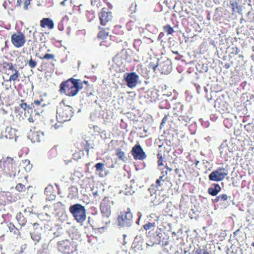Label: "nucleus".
Returning a JSON list of instances; mask_svg holds the SVG:
<instances>
[{
    "label": "nucleus",
    "mask_w": 254,
    "mask_h": 254,
    "mask_svg": "<svg viewBox=\"0 0 254 254\" xmlns=\"http://www.w3.org/2000/svg\"><path fill=\"white\" fill-rule=\"evenodd\" d=\"M82 88V83L79 79L70 78L64 81V94L67 96L75 95Z\"/></svg>",
    "instance_id": "f257e3e1"
},
{
    "label": "nucleus",
    "mask_w": 254,
    "mask_h": 254,
    "mask_svg": "<svg viewBox=\"0 0 254 254\" xmlns=\"http://www.w3.org/2000/svg\"><path fill=\"white\" fill-rule=\"evenodd\" d=\"M69 210L77 222L82 225L86 219V210L85 207L81 204L76 203L70 205Z\"/></svg>",
    "instance_id": "f03ea898"
},
{
    "label": "nucleus",
    "mask_w": 254,
    "mask_h": 254,
    "mask_svg": "<svg viewBox=\"0 0 254 254\" xmlns=\"http://www.w3.org/2000/svg\"><path fill=\"white\" fill-rule=\"evenodd\" d=\"M0 167L6 175L11 177L15 176L17 171V164L12 158L9 157L0 161Z\"/></svg>",
    "instance_id": "7ed1b4c3"
},
{
    "label": "nucleus",
    "mask_w": 254,
    "mask_h": 254,
    "mask_svg": "<svg viewBox=\"0 0 254 254\" xmlns=\"http://www.w3.org/2000/svg\"><path fill=\"white\" fill-rule=\"evenodd\" d=\"M114 205V202L110 197H105L102 200L100 206L102 216L106 218L110 217Z\"/></svg>",
    "instance_id": "20e7f679"
},
{
    "label": "nucleus",
    "mask_w": 254,
    "mask_h": 254,
    "mask_svg": "<svg viewBox=\"0 0 254 254\" xmlns=\"http://www.w3.org/2000/svg\"><path fill=\"white\" fill-rule=\"evenodd\" d=\"M1 68L3 72L7 75H10L9 81L15 82L17 79H18L20 73L18 70L14 68L13 64L9 62H3L2 64Z\"/></svg>",
    "instance_id": "39448f33"
},
{
    "label": "nucleus",
    "mask_w": 254,
    "mask_h": 254,
    "mask_svg": "<svg viewBox=\"0 0 254 254\" xmlns=\"http://www.w3.org/2000/svg\"><path fill=\"white\" fill-rule=\"evenodd\" d=\"M118 225L121 227L130 226L132 223V215L129 209L124 210L120 213L118 217Z\"/></svg>",
    "instance_id": "423d86ee"
},
{
    "label": "nucleus",
    "mask_w": 254,
    "mask_h": 254,
    "mask_svg": "<svg viewBox=\"0 0 254 254\" xmlns=\"http://www.w3.org/2000/svg\"><path fill=\"white\" fill-rule=\"evenodd\" d=\"M228 172L227 169L223 167H219L217 170L212 171L209 175V179L212 181L220 182L223 180L228 175Z\"/></svg>",
    "instance_id": "0eeeda50"
},
{
    "label": "nucleus",
    "mask_w": 254,
    "mask_h": 254,
    "mask_svg": "<svg viewBox=\"0 0 254 254\" xmlns=\"http://www.w3.org/2000/svg\"><path fill=\"white\" fill-rule=\"evenodd\" d=\"M11 42L15 48L22 47L26 42L25 36L21 31L14 33L11 35Z\"/></svg>",
    "instance_id": "6e6552de"
},
{
    "label": "nucleus",
    "mask_w": 254,
    "mask_h": 254,
    "mask_svg": "<svg viewBox=\"0 0 254 254\" xmlns=\"http://www.w3.org/2000/svg\"><path fill=\"white\" fill-rule=\"evenodd\" d=\"M100 24L106 25L113 19L112 12L107 8H103L98 14Z\"/></svg>",
    "instance_id": "1a4fd4ad"
},
{
    "label": "nucleus",
    "mask_w": 254,
    "mask_h": 254,
    "mask_svg": "<svg viewBox=\"0 0 254 254\" xmlns=\"http://www.w3.org/2000/svg\"><path fill=\"white\" fill-rule=\"evenodd\" d=\"M124 78L127 82V86L132 88L137 85L139 76L135 72H133L126 73L124 75Z\"/></svg>",
    "instance_id": "9d476101"
},
{
    "label": "nucleus",
    "mask_w": 254,
    "mask_h": 254,
    "mask_svg": "<svg viewBox=\"0 0 254 254\" xmlns=\"http://www.w3.org/2000/svg\"><path fill=\"white\" fill-rule=\"evenodd\" d=\"M134 160H143L146 158L145 152L139 144H135L132 148L131 151Z\"/></svg>",
    "instance_id": "9b49d317"
},
{
    "label": "nucleus",
    "mask_w": 254,
    "mask_h": 254,
    "mask_svg": "<svg viewBox=\"0 0 254 254\" xmlns=\"http://www.w3.org/2000/svg\"><path fill=\"white\" fill-rule=\"evenodd\" d=\"M28 137L33 142H40L44 140V134L40 130H36L34 128L30 130Z\"/></svg>",
    "instance_id": "f8f14e48"
},
{
    "label": "nucleus",
    "mask_w": 254,
    "mask_h": 254,
    "mask_svg": "<svg viewBox=\"0 0 254 254\" xmlns=\"http://www.w3.org/2000/svg\"><path fill=\"white\" fill-rule=\"evenodd\" d=\"M40 26L43 28L52 29L54 28V23L50 18H44L40 21Z\"/></svg>",
    "instance_id": "ddd939ff"
},
{
    "label": "nucleus",
    "mask_w": 254,
    "mask_h": 254,
    "mask_svg": "<svg viewBox=\"0 0 254 254\" xmlns=\"http://www.w3.org/2000/svg\"><path fill=\"white\" fill-rule=\"evenodd\" d=\"M168 145L167 144H162L159 145V148L157 156L167 157L170 152V149H168Z\"/></svg>",
    "instance_id": "4468645a"
},
{
    "label": "nucleus",
    "mask_w": 254,
    "mask_h": 254,
    "mask_svg": "<svg viewBox=\"0 0 254 254\" xmlns=\"http://www.w3.org/2000/svg\"><path fill=\"white\" fill-rule=\"evenodd\" d=\"M45 194L49 200H53L56 197V192L52 186H48L45 189Z\"/></svg>",
    "instance_id": "2eb2a0df"
},
{
    "label": "nucleus",
    "mask_w": 254,
    "mask_h": 254,
    "mask_svg": "<svg viewBox=\"0 0 254 254\" xmlns=\"http://www.w3.org/2000/svg\"><path fill=\"white\" fill-rule=\"evenodd\" d=\"M73 114L74 112L71 107L68 105L64 106V122L69 121Z\"/></svg>",
    "instance_id": "dca6fc26"
},
{
    "label": "nucleus",
    "mask_w": 254,
    "mask_h": 254,
    "mask_svg": "<svg viewBox=\"0 0 254 254\" xmlns=\"http://www.w3.org/2000/svg\"><path fill=\"white\" fill-rule=\"evenodd\" d=\"M214 188L210 187L208 189V193L212 196H216L220 191L221 188L219 184H214Z\"/></svg>",
    "instance_id": "f3484780"
},
{
    "label": "nucleus",
    "mask_w": 254,
    "mask_h": 254,
    "mask_svg": "<svg viewBox=\"0 0 254 254\" xmlns=\"http://www.w3.org/2000/svg\"><path fill=\"white\" fill-rule=\"evenodd\" d=\"M62 152V147H59V145H55L49 151L48 155L50 157L53 158L57 156L59 153L61 154Z\"/></svg>",
    "instance_id": "a211bd4d"
},
{
    "label": "nucleus",
    "mask_w": 254,
    "mask_h": 254,
    "mask_svg": "<svg viewBox=\"0 0 254 254\" xmlns=\"http://www.w3.org/2000/svg\"><path fill=\"white\" fill-rule=\"evenodd\" d=\"M36 56L39 58L41 60H52V61H56L55 57L54 54H43L41 53H37L36 54Z\"/></svg>",
    "instance_id": "6ab92c4d"
},
{
    "label": "nucleus",
    "mask_w": 254,
    "mask_h": 254,
    "mask_svg": "<svg viewBox=\"0 0 254 254\" xmlns=\"http://www.w3.org/2000/svg\"><path fill=\"white\" fill-rule=\"evenodd\" d=\"M98 28L100 31L98 34V38L101 39H104L106 38L109 35V28H107L105 29L100 26H99Z\"/></svg>",
    "instance_id": "aec40b11"
},
{
    "label": "nucleus",
    "mask_w": 254,
    "mask_h": 254,
    "mask_svg": "<svg viewBox=\"0 0 254 254\" xmlns=\"http://www.w3.org/2000/svg\"><path fill=\"white\" fill-rule=\"evenodd\" d=\"M64 102L62 100L60 103V105L58 107L57 110V119L59 122H62L64 118V110L62 106V103Z\"/></svg>",
    "instance_id": "412c9836"
},
{
    "label": "nucleus",
    "mask_w": 254,
    "mask_h": 254,
    "mask_svg": "<svg viewBox=\"0 0 254 254\" xmlns=\"http://www.w3.org/2000/svg\"><path fill=\"white\" fill-rule=\"evenodd\" d=\"M8 227L10 232L13 233L16 236V238L21 237L19 230L15 227L13 223H9L8 225Z\"/></svg>",
    "instance_id": "4be33fe9"
},
{
    "label": "nucleus",
    "mask_w": 254,
    "mask_h": 254,
    "mask_svg": "<svg viewBox=\"0 0 254 254\" xmlns=\"http://www.w3.org/2000/svg\"><path fill=\"white\" fill-rule=\"evenodd\" d=\"M16 219L18 222L19 224L22 227L25 225L27 222L26 218L24 217L21 212H19L17 214Z\"/></svg>",
    "instance_id": "5701e85b"
},
{
    "label": "nucleus",
    "mask_w": 254,
    "mask_h": 254,
    "mask_svg": "<svg viewBox=\"0 0 254 254\" xmlns=\"http://www.w3.org/2000/svg\"><path fill=\"white\" fill-rule=\"evenodd\" d=\"M74 248L73 244H70L69 246H64V254H70L73 253Z\"/></svg>",
    "instance_id": "b1692460"
},
{
    "label": "nucleus",
    "mask_w": 254,
    "mask_h": 254,
    "mask_svg": "<svg viewBox=\"0 0 254 254\" xmlns=\"http://www.w3.org/2000/svg\"><path fill=\"white\" fill-rule=\"evenodd\" d=\"M116 155L119 159L125 161L127 159L124 152L122 151L121 149H118L117 150Z\"/></svg>",
    "instance_id": "393cba45"
},
{
    "label": "nucleus",
    "mask_w": 254,
    "mask_h": 254,
    "mask_svg": "<svg viewBox=\"0 0 254 254\" xmlns=\"http://www.w3.org/2000/svg\"><path fill=\"white\" fill-rule=\"evenodd\" d=\"M161 67V73L165 74L169 73L171 70V67L169 65L165 64H163Z\"/></svg>",
    "instance_id": "a878e982"
},
{
    "label": "nucleus",
    "mask_w": 254,
    "mask_h": 254,
    "mask_svg": "<svg viewBox=\"0 0 254 254\" xmlns=\"http://www.w3.org/2000/svg\"><path fill=\"white\" fill-rule=\"evenodd\" d=\"M113 33L117 35H120L123 33V30L122 29V27L120 25H116L114 26V28L113 30Z\"/></svg>",
    "instance_id": "bb28decb"
},
{
    "label": "nucleus",
    "mask_w": 254,
    "mask_h": 254,
    "mask_svg": "<svg viewBox=\"0 0 254 254\" xmlns=\"http://www.w3.org/2000/svg\"><path fill=\"white\" fill-rule=\"evenodd\" d=\"M163 29L165 32H167L168 35L172 34L174 32V30L170 25L167 24L163 26Z\"/></svg>",
    "instance_id": "cd10ccee"
},
{
    "label": "nucleus",
    "mask_w": 254,
    "mask_h": 254,
    "mask_svg": "<svg viewBox=\"0 0 254 254\" xmlns=\"http://www.w3.org/2000/svg\"><path fill=\"white\" fill-rule=\"evenodd\" d=\"M158 161L157 165L159 167L162 166L164 165V162L166 160L167 157L159 156H157Z\"/></svg>",
    "instance_id": "c85d7f7f"
},
{
    "label": "nucleus",
    "mask_w": 254,
    "mask_h": 254,
    "mask_svg": "<svg viewBox=\"0 0 254 254\" xmlns=\"http://www.w3.org/2000/svg\"><path fill=\"white\" fill-rule=\"evenodd\" d=\"M155 227V223H151V222H148L147 223L145 224V225H144L143 226V228L146 231H147V230H149L152 228H154Z\"/></svg>",
    "instance_id": "c756f323"
},
{
    "label": "nucleus",
    "mask_w": 254,
    "mask_h": 254,
    "mask_svg": "<svg viewBox=\"0 0 254 254\" xmlns=\"http://www.w3.org/2000/svg\"><path fill=\"white\" fill-rule=\"evenodd\" d=\"M244 128L248 132H253L254 129V126L252 123H249L244 126Z\"/></svg>",
    "instance_id": "7c9ffc66"
},
{
    "label": "nucleus",
    "mask_w": 254,
    "mask_h": 254,
    "mask_svg": "<svg viewBox=\"0 0 254 254\" xmlns=\"http://www.w3.org/2000/svg\"><path fill=\"white\" fill-rule=\"evenodd\" d=\"M15 189L17 190H18L19 192H24L26 190V188L25 187V186L21 183L18 184L16 185Z\"/></svg>",
    "instance_id": "2f4dec72"
},
{
    "label": "nucleus",
    "mask_w": 254,
    "mask_h": 254,
    "mask_svg": "<svg viewBox=\"0 0 254 254\" xmlns=\"http://www.w3.org/2000/svg\"><path fill=\"white\" fill-rule=\"evenodd\" d=\"M29 66L31 68H35L37 65V62L35 60H33L32 58L27 62Z\"/></svg>",
    "instance_id": "473e14b6"
},
{
    "label": "nucleus",
    "mask_w": 254,
    "mask_h": 254,
    "mask_svg": "<svg viewBox=\"0 0 254 254\" xmlns=\"http://www.w3.org/2000/svg\"><path fill=\"white\" fill-rule=\"evenodd\" d=\"M158 64H155L154 63V62H150L149 63V64H148V68L149 69H153V71L157 73V67H158Z\"/></svg>",
    "instance_id": "72a5a7b5"
},
{
    "label": "nucleus",
    "mask_w": 254,
    "mask_h": 254,
    "mask_svg": "<svg viewBox=\"0 0 254 254\" xmlns=\"http://www.w3.org/2000/svg\"><path fill=\"white\" fill-rule=\"evenodd\" d=\"M179 121L182 123H187L189 121V117L187 116H180L178 118Z\"/></svg>",
    "instance_id": "f704fd0d"
},
{
    "label": "nucleus",
    "mask_w": 254,
    "mask_h": 254,
    "mask_svg": "<svg viewBox=\"0 0 254 254\" xmlns=\"http://www.w3.org/2000/svg\"><path fill=\"white\" fill-rule=\"evenodd\" d=\"M194 254H210L206 250L203 249H197L194 251Z\"/></svg>",
    "instance_id": "c9c22d12"
},
{
    "label": "nucleus",
    "mask_w": 254,
    "mask_h": 254,
    "mask_svg": "<svg viewBox=\"0 0 254 254\" xmlns=\"http://www.w3.org/2000/svg\"><path fill=\"white\" fill-rule=\"evenodd\" d=\"M104 164L103 163H98L95 166L96 171L100 172H103L104 170Z\"/></svg>",
    "instance_id": "e433bc0d"
},
{
    "label": "nucleus",
    "mask_w": 254,
    "mask_h": 254,
    "mask_svg": "<svg viewBox=\"0 0 254 254\" xmlns=\"http://www.w3.org/2000/svg\"><path fill=\"white\" fill-rule=\"evenodd\" d=\"M31 238L36 243L39 242L40 240L41 239L40 235L35 234H32L31 235Z\"/></svg>",
    "instance_id": "4c0bfd02"
},
{
    "label": "nucleus",
    "mask_w": 254,
    "mask_h": 254,
    "mask_svg": "<svg viewBox=\"0 0 254 254\" xmlns=\"http://www.w3.org/2000/svg\"><path fill=\"white\" fill-rule=\"evenodd\" d=\"M63 241H59L58 242V249L59 252L63 253L64 251V243Z\"/></svg>",
    "instance_id": "58836bf2"
},
{
    "label": "nucleus",
    "mask_w": 254,
    "mask_h": 254,
    "mask_svg": "<svg viewBox=\"0 0 254 254\" xmlns=\"http://www.w3.org/2000/svg\"><path fill=\"white\" fill-rule=\"evenodd\" d=\"M219 198L221 201H225L228 199V196L226 194H221L219 195Z\"/></svg>",
    "instance_id": "ea45409f"
},
{
    "label": "nucleus",
    "mask_w": 254,
    "mask_h": 254,
    "mask_svg": "<svg viewBox=\"0 0 254 254\" xmlns=\"http://www.w3.org/2000/svg\"><path fill=\"white\" fill-rule=\"evenodd\" d=\"M161 181H164V180H163V178H162V177H160L156 180V185H155V187L156 188L159 187V186H161Z\"/></svg>",
    "instance_id": "a19ab883"
},
{
    "label": "nucleus",
    "mask_w": 254,
    "mask_h": 254,
    "mask_svg": "<svg viewBox=\"0 0 254 254\" xmlns=\"http://www.w3.org/2000/svg\"><path fill=\"white\" fill-rule=\"evenodd\" d=\"M24 100H21L22 103L20 104V107L23 110H25L29 106L27 105L26 103L24 102Z\"/></svg>",
    "instance_id": "79ce46f5"
},
{
    "label": "nucleus",
    "mask_w": 254,
    "mask_h": 254,
    "mask_svg": "<svg viewBox=\"0 0 254 254\" xmlns=\"http://www.w3.org/2000/svg\"><path fill=\"white\" fill-rule=\"evenodd\" d=\"M168 116H169V114L166 115L165 116V117L163 118V119L162 120V122H161V125H160V127H161L163 126L164 125V124L166 123V121L168 119Z\"/></svg>",
    "instance_id": "37998d69"
},
{
    "label": "nucleus",
    "mask_w": 254,
    "mask_h": 254,
    "mask_svg": "<svg viewBox=\"0 0 254 254\" xmlns=\"http://www.w3.org/2000/svg\"><path fill=\"white\" fill-rule=\"evenodd\" d=\"M58 29L60 31L64 30V23H63V20H61V22L59 23V25H58Z\"/></svg>",
    "instance_id": "c03bdc74"
},
{
    "label": "nucleus",
    "mask_w": 254,
    "mask_h": 254,
    "mask_svg": "<svg viewBox=\"0 0 254 254\" xmlns=\"http://www.w3.org/2000/svg\"><path fill=\"white\" fill-rule=\"evenodd\" d=\"M30 4V0H25L24 1V9H27L28 6Z\"/></svg>",
    "instance_id": "a18cd8bd"
},
{
    "label": "nucleus",
    "mask_w": 254,
    "mask_h": 254,
    "mask_svg": "<svg viewBox=\"0 0 254 254\" xmlns=\"http://www.w3.org/2000/svg\"><path fill=\"white\" fill-rule=\"evenodd\" d=\"M43 100H35L34 103L38 107L40 106Z\"/></svg>",
    "instance_id": "49530a36"
},
{
    "label": "nucleus",
    "mask_w": 254,
    "mask_h": 254,
    "mask_svg": "<svg viewBox=\"0 0 254 254\" xmlns=\"http://www.w3.org/2000/svg\"><path fill=\"white\" fill-rule=\"evenodd\" d=\"M161 176H160V177H162V178H163H163H164L165 176L167 175V174H168V172H167V171H162L161 172Z\"/></svg>",
    "instance_id": "de8ad7c7"
},
{
    "label": "nucleus",
    "mask_w": 254,
    "mask_h": 254,
    "mask_svg": "<svg viewBox=\"0 0 254 254\" xmlns=\"http://www.w3.org/2000/svg\"><path fill=\"white\" fill-rule=\"evenodd\" d=\"M63 90H64V81H63V82L60 84V92H62Z\"/></svg>",
    "instance_id": "09e8293b"
},
{
    "label": "nucleus",
    "mask_w": 254,
    "mask_h": 254,
    "mask_svg": "<svg viewBox=\"0 0 254 254\" xmlns=\"http://www.w3.org/2000/svg\"><path fill=\"white\" fill-rule=\"evenodd\" d=\"M24 163H28V166H29L28 168H29V169H30V168H31V167H32V165H31V164H30V161H29V160H25Z\"/></svg>",
    "instance_id": "8fccbe9b"
},
{
    "label": "nucleus",
    "mask_w": 254,
    "mask_h": 254,
    "mask_svg": "<svg viewBox=\"0 0 254 254\" xmlns=\"http://www.w3.org/2000/svg\"><path fill=\"white\" fill-rule=\"evenodd\" d=\"M220 201V199L219 198V195L216 197V198L214 200V202H217L218 201Z\"/></svg>",
    "instance_id": "3c124183"
},
{
    "label": "nucleus",
    "mask_w": 254,
    "mask_h": 254,
    "mask_svg": "<svg viewBox=\"0 0 254 254\" xmlns=\"http://www.w3.org/2000/svg\"><path fill=\"white\" fill-rule=\"evenodd\" d=\"M165 168L167 169V172L168 171H169V172H171L172 171V169L170 167H169L167 165H166L165 166Z\"/></svg>",
    "instance_id": "603ef678"
},
{
    "label": "nucleus",
    "mask_w": 254,
    "mask_h": 254,
    "mask_svg": "<svg viewBox=\"0 0 254 254\" xmlns=\"http://www.w3.org/2000/svg\"><path fill=\"white\" fill-rule=\"evenodd\" d=\"M21 3H22V0H17L16 5L18 6H20L21 4Z\"/></svg>",
    "instance_id": "864d4df0"
},
{
    "label": "nucleus",
    "mask_w": 254,
    "mask_h": 254,
    "mask_svg": "<svg viewBox=\"0 0 254 254\" xmlns=\"http://www.w3.org/2000/svg\"><path fill=\"white\" fill-rule=\"evenodd\" d=\"M179 172H180V169L179 168H176L175 169V174H178L179 173Z\"/></svg>",
    "instance_id": "5fc2aeb1"
},
{
    "label": "nucleus",
    "mask_w": 254,
    "mask_h": 254,
    "mask_svg": "<svg viewBox=\"0 0 254 254\" xmlns=\"http://www.w3.org/2000/svg\"><path fill=\"white\" fill-rule=\"evenodd\" d=\"M164 36V33L163 32H161V33L159 34V38H162Z\"/></svg>",
    "instance_id": "6e6d98bb"
},
{
    "label": "nucleus",
    "mask_w": 254,
    "mask_h": 254,
    "mask_svg": "<svg viewBox=\"0 0 254 254\" xmlns=\"http://www.w3.org/2000/svg\"><path fill=\"white\" fill-rule=\"evenodd\" d=\"M33 226L34 227H35V226H39L40 225L39 223H37V222H34L32 224Z\"/></svg>",
    "instance_id": "4d7b16f0"
},
{
    "label": "nucleus",
    "mask_w": 254,
    "mask_h": 254,
    "mask_svg": "<svg viewBox=\"0 0 254 254\" xmlns=\"http://www.w3.org/2000/svg\"><path fill=\"white\" fill-rule=\"evenodd\" d=\"M82 84L84 83L85 84H86L87 86L88 85V81L84 80L83 82H82Z\"/></svg>",
    "instance_id": "13d9d810"
},
{
    "label": "nucleus",
    "mask_w": 254,
    "mask_h": 254,
    "mask_svg": "<svg viewBox=\"0 0 254 254\" xmlns=\"http://www.w3.org/2000/svg\"><path fill=\"white\" fill-rule=\"evenodd\" d=\"M2 247L0 245V254H4L2 251Z\"/></svg>",
    "instance_id": "bf43d9fd"
},
{
    "label": "nucleus",
    "mask_w": 254,
    "mask_h": 254,
    "mask_svg": "<svg viewBox=\"0 0 254 254\" xmlns=\"http://www.w3.org/2000/svg\"><path fill=\"white\" fill-rule=\"evenodd\" d=\"M38 254H47V253L44 252H39Z\"/></svg>",
    "instance_id": "052dcab7"
},
{
    "label": "nucleus",
    "mask_w": 254,
    "mask_h": 254,
    "mask_svg": "<svg viewBox=\"0 0 254 254\" xmlns=\"http://www.w3.org/2000/svg\"><path fill=\"white\" fill-rule=\"evenodd\" d=\"M37 33H37V32H36V31H35V32H34L33 33V35L34 38H35V34H37Z\"/></svg>",
    "instance_id": "680f3d73"
},
{
    "label": "nucleus",
    "mask_w": 254,
    "mask_h": 254,
    "mask_svg": "<svg viewBox=\"0 0 254 254\" xmlns=\"http://www.w3.org/2000/svg\"><path fill=\"white\" fill-rule=\"evenodd\" d=\"M29 121L31 122H33V119L32 118H29L28 119Z\"/></svg>",
    "instance_id": "e2e57ef3"
},
{
    "label": "nucleus",
    "mask_w": 254,
    "mask_h": 254,
    "mask_svg": "<svg viewBox=\"0 0 254 254\" xmlns=\"http://www.w3.org/2000/svg\"><path fill=\"white\" fill-rule=\"evenodd\" d=\"M173 53L176 54V55H178L179 54L178 52V51H176V52H173Z\"/></svg>",
    "instance_id": "0e129e2a"
},
{
    "label": "nucleus",
    "mask_w": 254,
    "mask_h": 254,
    "mask_svg": "<svg viewBox=\"0 0 254 254\" xmlns=\"http://www.w3.org/2000/svg\"><path fill=\"white\" fill-rule=\"evenodd\" d=\"M233 6V9L234 8L235 4L234 3L231 4Z\"/></svg>",
    "instance_id": "69168bd1"
},
{
    "label": "nucleus",
    "mask_w": 254,
    "mask_h": 254,
    "mask_svg": "<svg viewBox=\"0 0 254 254\" xmlns=\"http://www.w3.org/2000/svg\"><path fill=\"white\" fill-rule=\"evenodd\" d=\"M239 231V229L237 230V231H236V232H235L234 233V234H236V233H237Z\"/></svg>",
    "instance_id": "338daca9"
},
{
    "label": "nucleus",
    "mask_w": 254,
    "mask_h": 254,
    "mask_svg": "<svg viewBox=\"0 0 254 254\" xmlns=\"http://www.w3.org/2000/svg\"><path fill=\"white\" fill-rule=\"evenodd\" d=\"M251 245L254 247V242L251 244Z\"/></svg>",
    "instance_id": "774afa93"
}]
</instances>
